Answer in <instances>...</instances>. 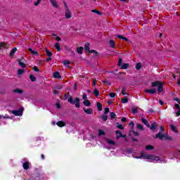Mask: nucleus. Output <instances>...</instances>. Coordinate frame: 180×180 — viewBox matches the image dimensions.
Segmentation results:
<instances>
[{"label": "nucleus", "mask_w": 180, "mask_h": 180, "mask_svg": "<svg viewBox=\"0 0 180 180\" xmlns=\"http://www.w3.org/2000/svg\"><path fill=\"white\" fill-rule=\"evenodd\" d=\"M158 86V92L161 94V92H164V84L160 81H155L151 83V88H155Z\"/></svg>", "instance_id": "obj_1"}, {"label": "nucleus", "mask_w": 180, "mask_h": 180, "mask_svg": "<svg viewBox=\"0 0 180 180\" xmlns=\"http://www.w3.org/2000/svg\"><path fill=\"white\" fill-rule=\"evenodd\" d=\"M68 101L69 103H71V105H75V108L79 109V108H81V103L79 98L76 97L75 99L72 98V96H70L68 99Z\"/></svg>", "instance_id": "obj_2"}, {"label": "nucleus", "mask_w": 180, "mask_h": 180, "mask_svg": "<svg viewBox=\"0 0 180 180\" xmlns=\"http://www.w3.org/2000/svg\"><path fill=\"white\" fill-rule=\"evenodd\" d=\"M84 50L86 53H94L95 54L96 56H99V53H98L95 50H89V42H86L84 45Z\"/></svg>", "instance_id": "obj_3"}, {"label": "nucleus", "mask_w": 180, "mask_h": 180, "mask_svg": "<svg viewBox=\"0 0 180 180\" xmlns=\"http://www.w3.org/2000/svg\"><path fill=\"white\" fill-rule=\"evenodd\" d=\"M145 92L146 94H150V95H154V94H157V89L152 87V89H145Z\"/></svg>", "instance_id": "obj_4"}, {"label": "nucleus", "mask_w": 180, "mask_h": 180, "mask_svg": "<svg viewBox=\"0 0 180 180\" xmlns=\"http://www.w3.org/2000/svg\"><path fill=\"white\" fill-rule=\"evenodd\" d=\"M11 113L15 116H22L23 115V109H20L19 110H12Z\"/></svg>", "instance_id": "obj_5"}, {"label": "nucleus", "mask_w": 180, "mask_h": 180, "mask_svg": "<svg viewBox=\"0 0 180 180\" xmlns=\"http://www.w3.org/2000/svg\"><path fill=\"white\" fill-rule=\"evenodd\" d=\"M65 18L66 19H71V18H72V14H71V11H70V8L65 9Z\"/></svg>", "instance_id": "obj_6"}, {"label": "nucleus", "mask_w": 180, "mask_h": 180, "mask_svg": "<svg viewBox=\"0 0 180 180\" xmlns=\"http://www.w3.org/2000/svg\"><path fill=\"white\" fill-rule=\"evenodd\" d=\"M155 137L156 139H160V140H163V139L165 137V135L162 134L161 131H160L159 133L155 135Z\"/></svg>", "instance_id": "obj_7"}, {"label": "nucleus", "mask_w": 180, "mask_h": 180, "mask_svg": "<svg viewBox=\"0 0 180 180\" xmlns=\"http://www.w3.org/2000/svg\"><path fill=\"white\" fill-rule=\"evenodd\" d=\"M84 112H85V113H86V115H92L94 113V109L92 108H83Z\"/></svg>", "instance_id": "obj_8"}, {"label": "nucleus", "mask_w": 180, "mask_h": 180, "mask_svg": "<svg viewBox=\"0 0 180 180\" xmlns=\"http://www.w3.org/2000/svg\"><path fill=\"white\" fill-rule=\"evenodd\" d=\"M143 158H144V160H154L155 156L154 155H144Z\"/></svg>", "instance_id": "obj_9"}, {"label": "nucleus", "mask_w": 180, "mask_h": 180, "mask_svg": "<svg viewBox=\"0 0 180 180\" xmlns=\"http://www.w3.org/2000/svg\"><path fill=\"white\" fill-rule=\"evenodd\" d=\"M150 130H155L157 129V122H153L149 127H148Z\"/></svg>", "instance_id": "obj_10"}, {"label": "nucleus", "mask_w": 180, "mask_h": 180, "mask_svg": "<svg viewBox=\"0 0 180 180\" xmlns=\"http://www.w3.org/2000/svg\"><path fill=\"white\" fill-rule=\"evenodd\" d=\"M50 2L53 8H56V9L58 8V4H57V1L56 0H50Z\"/></svg>", "instance_id": "obj_11"}, {"label": "nucleus", "mask_w": 180, "mask_h": 180, "mask_svg": "<svg viewBox=\"0 0 180 180\" xmlns=\"http://www.w3.org/2000/svg\"><path fill=\"white\" fill-rule=\"evenodd\" d=\"M13 92L14 94H18L19 95H21V94H23V90L21 89H15L13 90Z\"/></svg>", "instance_id": "obj_12"}, {"label": "nucleus", "mask_w": 180, "mask_h": 180, "mask_svg": "<svg viewBox=\"0 0 180 180\" xmlns=\"http://www.w3.org/2000/svg\"><path fill=\"white\" fill-rule=\"evenodd\" d=\"M8 48V44L6 42H0V51L1 49H7Z\"/></svg>", "instance_id": "obj_13"}, {"label": "nucleus", "mask_w": 180, "mask_h": 180, "mask_svg": "<svg viewBox=\"0 0 180 180\" xmlns=\"http://www.w3.org/2000/svg\"><path fill=\"white\" fill-rule=\"evenodd\" d=\"M109 44L112 49H115V47H116V42H115V41L112 39L109 41Z\"/></svg>", "instance_id": "obj_14"}, {"label": "nucleus", "mask_w": 180, "mask_h": 180, "mask_svg": "<svg viewBox=\"0 0 180 180\" xmlns=\"http://www.w3.org/2000/svg\"><path fill=\"white\" fill-rule=\"evenodd\" d=\"M106 143H108V144H110V146H116V142H115V141L113 140L106 139Z\"/></svg>", "instance_id": "obj_15"}, {"label": "nucleus", "mask_w": 180, "mask_h": 180, "mask_svg": "<svg viewBox=\"0 0 180 180\" xmlns=\"http://www.w3.org/2000/svg\"><path fill=\"white\" fill-rule=\"evenodd\" d=\"M18 65H20V67H22V68H26V64L22 62V59L18 60Z\"/></svg>", "instance_id": "obj_16"}, {"label": "nucleus", "mask_w": 180, "mask_h": 180, "mask_svg": "<svg viewBox=\"0 0 180 180\" xmlns=\"http://www.w3.org/2000/svg\"><path fill=\"white\" fill-rule=\"evenodd\" d=\"M56 124L58 126V127H64L65 126L64 121H58Z\"/></svg>", "instance_id": "obj_17"}, {"label": "nucleus", "mask_w": 180, "mask_h": 180, "mask_svg": "<svg viewBox=\"0 0 180 180\" xmlns=\"http://www.w3.org/2000/svg\"><path fill=\"white\" fill-rule=\"evenodd\" d=\"M29 167H30V164H29V162H25L22 164V167H23V169H29Z\"/></svg>", "instance_id": "obj_18"}, {"label": "nucleus", "mask_w": 180, "mask_h": 180, "mask_svg": "<svg viewBox=\"0 0 180 180\" xmlns=\"http://www.w3.org/2000/svg\"><path fill=\"white\" fill-rule=\"evenodd\" d=\"M115 134L117 136V139H120V137H123V134H122L121 131H115Z\"/></svg>", "instance_id": "obj_19"}, {"label": "nucleus", "mask_w": 180, "mask_h": 180, "mask_svg": "<svg viewBox=\"0 0 180 180\" xmlns=\"http://www.w3.org/2000/svg\"><path fill=\"white\" fill-rule=\"evenodd\" d=\"M28 51H30L31 54H32V56H39V52L36 51H33V49H32L31 48L28 49Z\"/></svg>", "instance_id": "obj_20"}, {"label": "nucleus", "mask_w": 180, "mask_h": 180, "mask_svg": "<svg viewBox=\"0 0 180 180\" xmlns=\"http://www.w3.org/2000/svg\"><path fill=\"white\" fill-rule=\"evenodd\" d=\"M130 67V65L129 63H123L122 65L121 66L122 70H127Z\"/></svg>", "instance_id": "obj_21"}, {"label": "nucleus", "mask_w": 180, "mask_h": 180, "mask_svg": "<svg viewBox=\"0 0 180 180\" xmlns=\"http://www.w3.org/2000/svg\"><path fill=\"white\" fill-rule=\"evenodd\" d=\"M141 120L142 123H143L146 127H150V123H148V121L146 119L143 118Z\"/></svg>", "instance_id": "obj_22"}, {"label": "nucleus", "mask_w": 180, "mask_h": 180, "mask_svg": "<svg viewBox=\"0 0 180 180\" xmlns=\"http://www.w3.org/2000/svg\"><path fill=\"white\" fill-rule=\"evenodd\" d=\"M55 49H56L57 51H61V46H60V44L56 42L54 45Z\"/></svg>", "instance_id": "obj_23"}, {"label": "nucleus", "mask_w": 180, "mask_h": 180, "mask_svg": "<svg viewBox=\"0 0 180 180\" xmlns=\"http://www.w3.org/2000/svg\"><path fill=\"white\" fill-rule=\"evenodd\" d=\"M77 51L78 54H82L84 53V47L80 46V47L77 48Z\"/></svg>", "instance_id": "obj_24"}, {"label": "nucleus", "mask_w": 180, "mask_h": 180, "mask_svg": "<svg viewBox=\"0 0 180 180\" xmlns=\"http://www.w3.org/2000/svg\"><path fill=\"white\" fill-rule=\"evenodd\" d=\"M16 51H18V48L16 47L13 48L10 52V56L12 57V56H13V54H15Z\"/></svg>", "instance_id": "obj_25"}, {"label": "nucleus", "mask_w": 180, "mask_h": 180, "mask_svg": "<svg viewBox=\"0 0 180 180\" xmlns=\"http://www.w3.org/2000/svg\"><path fill=\"white\" fill-rule=\"evenodd\" d=\"M53 78H58V79L61 78V76L60 75V72H55L53 73Z\"/></svg>", "instance_id": "obj_26"}, {"label": "nucleus", "mask_w": 180, "mask_h": 180, "mask_svg": "<svg viewBox=\"0 0 180 180\" xmlns=\"http://www.w3.org/2000/svg\"><path fill=\"white\" fill-rule=\"evenodd\" d=\"M83 104L84 105V106H91V101H89V100H85L84 101H83Z\"/></svg>", "instance_id": "obj_27"}, {"label": "nucleus", "mask_w": 180, "mask_h": 180, "mask_svg": "<svg viewBox=\"0 0 180 180\" xmlns=\"http://www.w3.org/2000/svg\"><path fill=\"white\" fill-rule=\"evenodd\" d=\"M110 117L111 120H113V119L116 118V114L115 113V112H111L110 113Z\"/></svg>", "instance_id": "obj_28"}, {"label": "nucleus", "mask_w": 180, "mask_h": 180, "mask_svg": "<svg viewBox=\"0 0 180 180\" xmlns=\"http://www.w3.org/2000/svg\"><path fill=\"white\" fill-rule=\"evenodd\" d=\"M30 79L32 81V82H36L37 81L36 77H34L33 75H30Z\"/></svg>", "instance_id": "obj_29"}, {"label": "nucleus", "mask_w": 180, "mask_h": 180, "mask_svg": "<svg viewBox=\"0 0 180 180\" xmlns=\"http://www.w3.org/2000/svg\"><path fill=\"white\" fill-rule=\"evenodd\" d=\"M146 150L147 151H150V150H154V146H153L151 145H148L146 146Z\"/></svg>", "instance_id": "obj_30"}, {"label": "nucleus", "mask_w": 180, "mask_h": 180, "mask_svg": "<svg viewBox=\"0 0 180 180\" xmlns=\"http://www.w3.org/2000/svg\"><path fill=\"white\" fill-rule=\"evenodd\" d=\"M97 109L99 112H102V105L99 102L97 103Z\"/></svg>", "instance_id": "obj_31"}, {"label": "nucleus", "mask_w": 180, "mask_h": 180, "mask_svg": "<svg viewBox=\"0 0 180 180\" xmlns=\"http://www.w3.org/2000/svg\"><path fill=\"white\" fill-rule=\"evenodd\" d=\"M170 128L172 129V131H174V133H178V131H176V127L174 126V124H171Z\"/></svg>", "instance_id": "obj_32"}, {"label": "nucleus", "mask_w": 180, "mask_h": 180, "mask_svg": "<svg viewBox=\"0 0 180 180\" xmlns=\"http://www.w3.org/2000/svg\"><path fill=\"white\" fill-rule=\"evenodd\" d=\"M94 94L96 97L99 96V90H98V89H94Z\"/></svg>", "instance_id": "obj_33"}, {"label": "nucleus", "mask_w": 180, "mask_h": 180, "mask_svg": "<svg viewBox=\"0 0 180 180\" xmlns=\"http://www.w3.org/2000/svg\"><path fill=\"white\" fill-rule=\"evenodd\" d=\"M135 68L138 70H141V63H136Z\"/></svg>", "instance_id": "obj_34"}, {"label": "nucleus", "mask_w": 180, "mask_h": 180, "mask_svg": "<svg viewBox=\"0 0 180 180\" xmlns=\"http://www.w3.org/2000/svg\"><path fill=\"white\" fill-rule=\"evenodd\" d=\"M46 53L48 57H51L53 56V53L49 51L47 49H46Z\"/></svg>", "instance_id": "obj_35"}, {"label": "nucleus", "mask_w": 180, "mask_h": 180, "mask_svg": "<svg viewBox=\"0 0 180 180\" xmlns=\"http://www.w3.org/2000/svg\"><path fill=\"white\" fill-rule=\"evenodd\" d=\"M117 129H120V130H123L124 129V127H123L122 124H119V122L116 123Z\"/></svg>", "instance_id": "obj_36"}, {"label": "nucleus", "mask_w": 180, "mask_h": 180, "mask_svg": "<svg viewBox=\"0 0 180 180\" xmlns=\"http://www.w3.org/2000/svg\"><path fill=\"white\" fill-rule=\"evenodd\" d=\"M122 103H127L129 102V99L127 98H121Z\"/></svg>", "instance_id": "obj_37"}, {"label": "nucleus", "mask_w": 180, "mask_h": 180, "mask_svg": "<svg viewBox=\"0 0 180 180\" xmlns=\"http://www.w3.org/2000/svg\"><path fill=\"white\" fill-rule=\"evenodd\" d=\"M23 72H25V70L24 69H19L18 70V75H22V74H23Z\"/></svg>", "instance_id": "obj_38"}, {"label": "nucleus", "mask_w": 180, "mask_h": 180, "mask_svg": "<svg viewBox=\"0 0 180 180\" xmlns=\"http://www.w3.org/2000/svg\"><path fill=\"white\" fill-rule=\"evenodd\" d=\"M102 120H103V122H106V120H108V115H103L101 117Z\"/></svg>", "instance_id": "obj_39"}, {"label": "nucleus", "mask_w": 180, "mask_h": 180, "mask_svg": "<svg viewBox=\"0 0 180 180\" xmlns=\"http://www.w3.org/2000/svg\"><path fill=\"white\" fill-rule=\"evenodd\" d=\"M106 134L105 133V131L99 129L98 130V136H105Z\"/></svg>", "instance_id": "obj_40"}, {"label": "nucleus", "mask_w": 180, "mask_h": 180, "mask_svg": "<svg viewBox=\"0 0 180 180\" xmlns=\"http://www.w3.org/2000/svg\"><path fill=\"white\" fill-rule=\"evenodd\" d=\"M91 12L92 13H97V15H102V13L98 10H92Z\"/></svg>", "instance_id": "obj_41"}, {"label": "nucleus", "mask_w": 180, "mask_h": 180, "mask_svg": "<svg viewBox=\"0 0 180 180\" xmlns=\"http://www.w3.org/2000/svg\"><path fill=\"white\" fill-rule=\"evenodd\" d=\"M136 127L137 129H139V130H144L143 125L140 124H136Z\"/></svg>", "instance_id": "obj_42"}, {"label": "nucleus", "mask_w": 180, "mask_h": 180, "mask_svg": "<svg viewBox=\"0 0 180 180\" xmlns=\"http://www.w3.org/2000/svg\"><path fill=\"white\" fill-rule=\"evenodd\" d=\"M123 63V59H122V58H119V60H118V67H121Z\"/></svg>", "instance_id": "obj_43"}, {"label": "nucleus", "mask_w": 180, "mask_h": 180, "mask_svg": "<svg viewBox=\"0 0 180 180\" xmlns=\"http://www.w3.org/2000/svg\"><path fill=\"white\" fill-rule=\"evenodd\" d=\"M132 113L133 115H136V113H139V110H137V108H132Z\"/></svg>", "instance_id": "obj_44"}, {"label": "nucleus", "mask_w": 180, "mask_h": 180, "mask_svg": "<svg viewBox=\"0 0 180 180\" xmlns=\"http://www.w3.org/2000/svg\"><path fill=\"white\" fill-rule=\"evenodd\" d=\"M110 110L109 109V108H105L104 109V115H108V113H109Z\"/></svg>", "instance_id": "obj_45"}, {"label": "nucleus", "mask_w": 180, "mask_h": 180, "mask_svg": "<svg viewBox=\"0 0 180 180\" xmlns=\"http://www.w3.org/2000/svg\"><path fill=\"white\" fill-rule=\"evenodd\" d=\"M132 133L135 137H139V136H140V134L136 131H132Z\"/></svg>", "instance_id": "obj_46"}, {"label": "nucleus", "mask_w": 180, "mask_h": 180, "mask_svg": "<svg viewBox=\"0 0 180 180\" xmlns=\"http://www.w3.org/2000/svg\"><path fill=\"white\" fill-rule=\"evenodd\" d=\"M32 70L34 71H35V72H39V71H40V70L39 69V68L37 66H34Z\"/></svg>", "instance_id": "obj_47"}, {"label": "nucleus", "mask_w": 180, "mask_h": 180, "mask_svg": "<svg viewBox=\"0 0 180 180\" xmlns=\"http://www.w3.org/2000/svg\"><path fill=\"white\" fill-rule=\"evenodd\" d=\"M173 101H175L176 102H177V103H179V105H180V99L179 98H178L176 97H174Z\"/></svg>", "instance_id": "obj_48"}, {"label": "nucleus", "mask_w": 180, "mask_h": 180, "mask_svg": "<svg viewBox=\"0 0 180 180\" xmlns=\"http://www.w3.org/2000/svg\"><path fill=\"white\" fill-rule=\"evenodd\" d=\"M110 98H115L116 96V93L115 92L110 93Z\"/></svg>", "instance_id": "obj_49"}, {"label": "nucleus", "mask_w": 180, "mask_h": 180, "mask_svg": "<svg viewBox=\"0 0 180 180\" xmlns=\"http://www.w3.org/2000/svg\"><path fill=\"white\" fill-rule=\"evenodd\" d=\"M63 64H64V65H68L70 64V60H64Z\"/></svg>", "instance_id": "obj_50"}, {"label": "nucleus", "mask_w": 180, "mask_h": 180, "mask_svg": "<svg viewBox=\"0 0 180 180\" xmlns=\"http://www.w3.org/2000/svg\"><path fill=\"white\" fill-rule=\"evenodd\" d=\"M103 84H106L107 85L110 86V82H108V80H103Z\"/></svg>", "instance_id": "obj_51"}, {"label": "nucleus", "mask_w": 180, "mask_h": 180, "mask_svg": "<svg viewBox=\"0 0 180 180\" xmlns=\"http://www.w3.org/2000/svg\"><path fill=\"white\" fill-rule=\"evenodd\" d=\"M40 2H41V0H37L36 2L34 3V5L35 6H37V5H39V4H40Z\"/></svg>", "instance_id": "obj_52"}, {"label": "nucleus", "mask_w": 180, "mask_h": 180, "mask_svg": "<svg viewBox=\"0 0 180 180\" xmlns=\"http://www.w3.org/2000/svg\"><path fill=\"white\" fill-rule=\"evenodd\" d=\"M121 122H123L124 123H126V122H127V118L123 117L122 118V120H121Z\"/></svg>", "instance_id": "obj_53"}, {"label": "nucleus", "mask_w": 180, "mask_h": 180, "mask_svg": "<svg viewBox=\"0 0 180 180\" xmlns=\"http://www.w3.org/2000/svg\"><path fill=\"white\" fill-rule=\"evenodd\" d=\"M174 108H175V109H180V106H179V104H178V103H175L174 104Z\"/></svg>", "instance_id": "obj_54"}, {"label": "nucleus", "mask_w": 180, "mask_h": 180, "mask_svg": "<svg viewBox=\"0 0 180 180\" xmlns=\"http://www.w3.org/2000/svg\"><path fill=\"white\" fill-rule=\"evenodd\" d=\"M164 139H165V140H172V138H171V136H167L165 135Z\"/></svg>", "instance_id": "obj_55"}, {"label": "nucleus", "mask_w": 180, "mask_h": 180, "mask_svg": "<svg viewBox=\"0 0 180 180\" xmlns=\"http://www.w3.org/2000/svg\"><path fill=\"white\" fill-rule=\"evenodd\" d=\"M129 124V126L132 127V129H133V127H134V122L133 121H131Z\"/></svg>", "instance_id": "obj_56"}, {"label": "nucleus", "mask_w": 180, "mask_h": 180, "mask_svg": "<svg viewBox=\"0 0 180 180\" xmlns=\"http://www.w3.org/2000/svg\"><path fill=\"white\" fill-rule=\"evenodd\" d=\"M117 37L120 39V40H123V35H117Z\"/></svg>", "instance_id": "obj_57"}, {"label": "nucleus", "mask_w": 180, "mask_h": 180, "mask_svg": "<svg viewBox=\"0 0 180 180\" xmlns=\"http://www.w3.org/2000/svg\"><path fill=\"white\" fill-rule=\"evenodd\" d=\"M122 95H126V92H124V87H122Z\"/></svg>", "instance_id": "obj_58"}, {"label": "nucleus", "mask_w": 180, "mask_h": 180, "mask_svg": "<svg viewBox=\"0 0 180 180\" xmlns=\"http://www.w3.org/2000/svg\"><path fill=\"white\" fill-rule=\"evenodd\" d=\"M83 99L84 100V101H86V99H88V97L86 96V94H83Z\"/></svg>", "instance_id": "obj_59"}, {"label": "nucleus", "mask_w": 180, "mask_h": 180, "mask_svg": "<svg viewBox=\"0 0 180 180\" xmlns=\"http://www.w3.org/2000/svg\"><path fill=\"white\" fill-rule=\"evenodd\" d=\"M155 161H160V156H158L156 158H154L153 159Z\"/></svg>", "instance_id": "obj_60"}, {"label": "nucleus", "mask_w": 180, "mask_h": 180, "mask_svg": "<svg viewBox=\"0 0 180 180\" xmlns=\"http://www.w3.org/2000/svg\"><path fill=\"white\" fill-rule=\"evenodd\" d=\"M93 85H94V86H95V85H96V79H93Z\"/></svg>", "instance_id": "obj_61"}, {"label": "nucleus", "mask_w": 180, "mask_h": 180, "mask_svg": "<svg viewBox=\"0 0 180 180\" xmlns=\"http://www.w3.org/2000/svg\"><path fill=\"white\" fill-rule=\"evenodd\" d=\"M176 116H180V108L179 110L176 112Z\"/></svg>", "instance_id": "obj_62"}, {"label": "nucleus", "mask_w": 180, "mask_h": 180, "mask_svg": "<svg viewBox=\"0 0 180 180\" xmlns=\"http://www.w3.org/2000/svg\"><path fill=\"white\" fill-rule=\"evenodd\" d=\"M164 130H165V129L164 128V127L160 126V132H161V131H164Z\"/></svg>", "instance_id": "obj_63"}, {"label": "nucleus", "mask_w": 180, "mask_h": 180, "mask_svg": "<svg viewBox=\"0 0 180 180\" xmlns=\"http://www.w3.org/2000/svg\"><path fill=\"white\" fill-rule=\"evenodd\" d=\"M177 84H178V85H180V76H179V79L177 80Z\"/></svg>", "instance_id": "obj_64"}]
</instances>
